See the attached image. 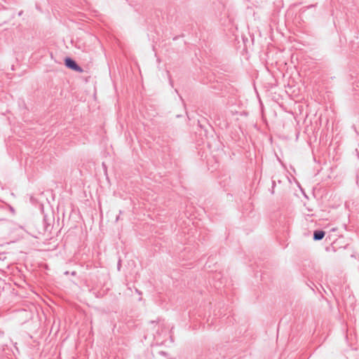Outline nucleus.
I'll return each instance as SVG.
<instances>
[{"label":"nucleus","mask_w":359,"mask_h":359,"mask_svg":"<svg viewBox=\"0 0 359 359\" xmlns=\"http://www.w3.org/2000/svg\"><path fill=\"white\" fill-rule=\"evenodd\" d=\"M65 63L68 68L78 72H83L82 68L77 65V64L71 58L67 57L65 60Z\"/></svg>","instance_id":"obj_1"},{"label":"nucleus","mask_w":359,"mask_h":359,"mask_svg":"<svg viewBox=\"0 0 359 359\" xmlns=\"http://www.w3.org/2000/svg\"><path fill=\"white\" fill-rule=\"evenodd\" d=\"M314 239L315 240H320L325 236V232L323 231H317L314 232Z\"/></svg>","instance_id":"obj_2"}]
</instances>
